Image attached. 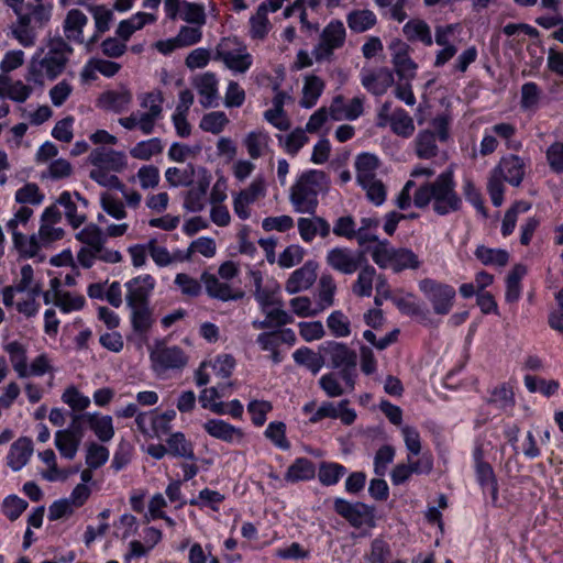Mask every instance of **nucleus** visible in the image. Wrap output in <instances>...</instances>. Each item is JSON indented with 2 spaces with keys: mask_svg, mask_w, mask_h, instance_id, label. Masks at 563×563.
<instances>
[{
  "mask_svg": "<svg viewBox=\"0 0 563 563\" xmlns=\"http://www.w3.org/2000/svg\"><path fill=\"white\" fill-rule=\"evenodd\" d=\"M455 187L453 170L448 168L433 181H427L417 188L413 205L424 209L432 203V209L438 216L457 212L462 209L463 201Z\"/></svg>",
  "mask_w": 563,
  "mask_h": 563,
  "instance_id": "f257e3e1",
  "label": "nucleus"
},
{
  "mask_svg": "<svg viewBox=\"0 0 563 563\" xmlns=\"http://www.w3.org/2000/svg\"><path fill=\"white\" fill-rule=\"evenodd\" d=\"M329 186L330 179L324 172H303L290 188L289 200L295 211L314 216L319 205L318 195L327 191Z\"/></svg>",
  "mask_w": 563,
  "mask_h": 563,
  "instance_id": "f03ea898",
  "label": "nucleus"
},
{
  "mask_svg": "<svg viewBox=\"0 0 563 563\" xmlns=\"http://www.w3.org/2000/svg\"><path fill=\"white\" fill-rule=\"evenodd\" d=\"M164 12L167 19H180L190 27L183 26L178 35H201L200 29L206 23V12L202 4L186 0H164Z\"/></svg>",
  "mask_w": 563,
  "mask_h": 563,
  "instance_id": "7ed1b4c3",
  "label": "nucleus"
},
{
  "mask_svg": "<svg viewBox=\"0 0 563 563\" xmlns=\"http://www.w3.org/2000/svg\"><path fill=\"white\" fill-rule=\"evenodd\" d=\"M418 286L419 290L431 303L434 313L445 316L451 311L456 296L453 286L432 278L421 279Z\"/></svg>",
  "mask_w": 563,
  "mask_h": 563,
  "instance_id": "20e7f679",
  "label": "nucleus"
},
{
  "mask_svg": "<svg viewBox=\"0 0 563 563\" xmlns=\"http://www.w3.org/2000/svg\"><path fill=\"white\" fill-rule=\"evenodd\" d=\"M333 510L355 529L362 527L374 528L376 526L375 507L365 503H351L336 497L333 501Z\"/></svg>",
  "mask_w": 563,
  "mask_h": 563,
  "instance_id": "39448f33",
  "label": "nucleus"
},
{
  "mask_svg": "<svg viewBox=\"0 0 563 563\" xmlns=\"http://www.w3.org/2000/svg\"><path fill=\"white\" fill-rule=\"evenodd\" d=\"M150 358L154 372L158 374L167 369H181L188 363V357L181 347L166 346L163 341L155 342L150 351Z\"/></svg>",
  "mask_w": 563,
  "mask_h": 563,
  "instance_id": "423d86ee",
  "label": "nucleus"
},
{
  "mask_svg": "<svg viewBox=\"0 0 563 563\" xmlns=\"http://www.w3.org/2000/svg\"><path fill=\"white\" fill-rule=\"evenodd\" d=\"M48 53L43 57L38 66L44 68L49 79H55L63 73L68 60L67 55L71 53V47L63 37H48Z\"/></svg>",
  "mask_w": 563,
  "mask_h": 563,
  "instance_id": "0eeeda50",
  "label": "nucleus"
},
{
  "mask_svg": "<svg viewBox=\"0 0 563 563\" xmlns=\"http://www.w3.org/2000/svg\"><path fill=\"white\" fill-rule=\"evenodd\" d=\"M366 262V252L363 250L353 251L347 247H334L327 254V264L345 275L354 274Z\"/></svg>",
  "mask_w": 563,
  "mask_h": 563,
  "instance_id": "6e6552de",
  "label": "nucleus"
},
{
  "mask_svg": "<svg viewBox=\"0 0 563 563\" xmlns=\"http://www.w3.org/2000/svg\"><path fill=\"white\" fill-rule=\"evenodd\" d=\"M212 176L210 172L199 166L197 170V184L186 191L184 208L190 212H200L206 207V196L210 187Z\"/></svg>",
  "mask_w": 563,
  "mask_h": 563,
  "instance_id": "1a4fd4ad",
  "label": "nucleus"
},
{
  "mask_svg": "<svg viewBox=\"0 0 563 563\" xmlns=\"http://www.w3.org/2000/svg\"><path fill=\"white\" fill-rule=\"evenodd\" d=\"M155 285L156 282L150 274L137 276L126 282V306L134 307L135 305H150V298Z\"/></svg>",
  "mask_w": 563,
  "mask_h": 563,
  "instance_id": "9d476101",
  "label": "nucleus"
},
{
  "mask_svg": "<svg viewBox=\"0 0 563 563\" xmlns=\"http://www.w3.org/2000/svg\"><path fill=\"white\" fill-rule=\"evenodd\" d=\"M360 76L362 86L374 96H383L394 84V75L387 67L362 68Z\"/></svg>",
  "mask_w": 563,
  "mask_h": 563,
  "instance_id": "9b49d317",
  "label": "nucleus"
},
{
  "mask_svg": "<svg viewBox=\"0 0 563 563\" xmlns=\"http://www.w3.org/2000/svg\"><path fill=\"white\" fill-rule=\"evenodd\" d=\"M317 268L318 264L314 261H307L291 273L285 285L286 291L294 295L310 288L317 279Z\"/></svg>",
  "mask_w": 563,
  "mask_h": 563,
  "instance_id": "f8f14e48",
  "label": "nucleus"
},
{
  "mask_svg": "<svg viewBox=\"0 0 563 563\" xmlns=\"http://www.w3.org/2000/svg\"><path fill=\"white\" fill-rule=\"evenodd\" d=\"M89 162L96 167L113 172H121L126 166V157L123 152L102 146L90 152Z\"/></svg>",
  "mask_w": 563,
  "mask_h": 563,
  "instance_id": "ddd939ff",
  "label": "nucleus"
},
{
  "mask_svg": "<svg viewBox=\"0 0 563 563\" xmlns=\"http://www.w3.org/2000/svg\"><path fill=\"white\" fill-rule=\"evenodd\" d=\"M319 351L330 357L333 368H341L347 365H356L357 355L344 343L325 341L319 346Z\"/></svg>",
  "mask_w": 563,
  "mask_h": 563,
  "instance_id": "4468645a",
  "label": "nucleus"
},
{
  "mask_svg": "<svg viewBox=\"0 0 563 563\" xmlns=\"http://www.w3.org/2000/svg\"><path fill=\"white\" fill-rule=\"evenodd\" d=\"M494 173L511 186L518 187L525 177V163L521 157L511 154L501 158Z\"/></svg>",
  "mask_w": 563,
  "mask_h": 563,
  "instance_id": "2eb2a0df",
  "label": "nucleus"
},
{
  "mask_svg": "<svg viewBox=\"0 0 563 563\" xmlns=\"http://www.w3.org/2000/svg\"><path fill=\"white\" fill-rule=\"evenodd\" d=\"M236 37H222L221 43L218 45V55L223 59L225 65L235 71L245 73L252 65V57L249 53H234L225 49L229 43Z\"/></svg>",
  "mask_w": 563,
  "mask_h": 563,
  "instance_id": "dca6fc26",
  "label": "nucleus"
},
{
  "mask_svg": "<svg viewBox=\"0 0 563 563\" xmlns=\"http://www.w3.org/2000/svg\"><path fill=\"white\" fill-rule=\"evenodd\" d=\"M201 282L205 284L206 291L211 298L229 301L239 300L244 296L242 291L233 292L227 283H221L216 275L208 272L202 273Z\"/></svg>",
  "mask_w": 563,
  "mask_h": 563,
  "instance_id": "f3484780",
  "label": "nucleus"
},
{
  "mask_svg": "<svg viewBox=\"0 0 563 563\" xmlns=\"http://www.w3.org/2000/svg\"><path fill=\"white\" fill-rule=\"evenodd\" d=\"M33 453V442L27 437L14 441L9 450L7 461L12 471H20L29 462Z\"/></svg>",
  "mask_w": 563,
  "mask_h": 563,
  "instance_id": "a211bd4d",
  "label": "nucleus"
},
{
  "mask_svg": "<svg viewBox=\"0 0 563 563\" xmlns=\"http://www.w3.org/2000/svg\"><path fill=\"white\" fill-rule=\"evenodd\" d=\"M52 4L36 3L27 5V11L23 12L18 22L24 30H35L47 23L52 15Z\"/></svg>",
  "mask_w": 563,
  "mask_h": 563,
  "instance_id": "6ab92c4d",
  "label": "nucleus"
},
{
  "mask_svg": "<svg viewBox=\"0 0 563 563\" xmlns=\"http://www.w3.org/2000/svg\"><path fill=\"white\" fill-rule=\"evenodd\" d=\"M132 101V93L128 89L108 90L98 98V107L114 113L125 111Z\"/></svg>",
  "mask_w": 563,
  "mask_h": 563,
  "instance_id": "aec40b11",
  "label": "nucleus"
},
{
  "mask_svg": "<svg viewBox=\"0 0 563 563\" xmlns=\"http://www.w3.org/2000/svg\"><path fill=\"white\" fill-rule=\"evenodd\" d=\"M166 445L168 454L173 457H181L192 462L197 461V456L194 452V444L191 441L187 440L183 432L177 431L170 433L166 439Z\"/></svg>",
  "mask_w": 563,
  "mask_h": 563,
  "instance_id": "412c9836",
  "label": "nucleus"
},
{
  "mask_svg": "<svg viewBox=\"0 0 563 563\" xmlns=\"http://www.w3.org/2000/svg\"><path fill=\"white\" fill-rule=\"evenodd\" d=\"M316 476V466L307 457H297L287 468L285 481L288 483L306 482Z\"/></svg>",
  "mask_w": 563,
  "mask_h": 563,
  "instance_id": "4be33fe9",
  "label": "nucleus"
},
{
  "mask_svg": "<svg viewBox=\"0 0 563 563\" xmlns=\"http://www.w3.org/2000/svg\"><path fill=\"white\" fill-rule=\"evenodd\" d=\"M203 429L209 435L229 443L233 442L234 438L241 439L243 437L241 429L221 419L208 420L203 423Z\"/></svg>",
  "mask_w": 563,
  "mask_h": 563,
  "instance_id": "5701e85b",
  "label": "nucleus"
},
{
  "mask_svg": "<svg viewBox=\"0 0 563 563\" xmlns=\"http://www.w3.org/2000/svg\"><path fill=\"white\" fill-rule=\"evenodd\" d=\"M218 80L212 73H205L202 76L195 79V87L201 96L200 104L203 108H211L214 106L218 93Z\"/></svg>",
  "mask_w": 563,
  "mask_h": 563,
  "instance_id": "b1692460",
  "label": "nucleus"
},
{
  "mask_svg": "<svg viewBox=\"0 0 563 563\" xmlns=\"http://www.w3.org/2000/svg\"><path fill=\"white\" fill-rule=\"evenodd\" d=\"M476 479L484 493H489L492 503L496 506L498 501V482L492 465L481 464L475 467Z\"/></svg>",
  "mask_w": 563,
  "mask_h": 563,
  "instance_id": "393cba45",
  "label": "nucleus"
},
{
  "mask_svg": "<svg viewBox=\"0 0 563 563\" xmlns=\"http://www.w3.org/2000/svg\"><path fill=\"white\" fill-rule=\"evenodd\" d=\"M157 19L155 13L152 12H137L131 18L120 22L115 35H132L134 32L141 30L144 25L155 22Z\"/></svg>",
  "mask_w": 563,
  "mask_h": 563,
  "instance_id": "a878e982",
  "label": "nucleus"
},
{
  "mask_svg": "<svg viewBox=\"0 0 563 563\" xmlns=\"http://www.w3.org/2000/svg\"><path fill=\"white\" fill-rule=\"evenodd\" d=\"M4 351L9 354L10 361L19 377H27V357L25 347L18 341L9 342L3 346Z\"/></svg>",
  "mask_w": 563,
  "mask_h": 563,
  "instance_id": "bb28decb",
  "label": "nucleus"
},
{
  "mask_svg": "<svg viewBox=\"0 0 563 563\" xmlns=\"http://www.w3.org/2000/svg\"><path fill=\"white\" fill-rule=\"evenodd\" d=\"M323 88L324 82L320 77L314 75L308 76L302 88L303 96L299 102L300 106L306 109L314 107L323 91Z\"/></svg>",
  "mask_w": 563,
  "mask_h": 563,
  "instance_id": "cd10ccee",
  "label": "nucleus"
},
{
  "mask_svg": "<svg viewBox=\"0 0 563 563\" xmlns=\"http://www.w3.org/2000/svg\"><path fill=\"white\" fill-rule=\"evenodd\" d=\"M344 465L323 461L319 464L318 479L323 486H333L346 474Z\"/></svg>",
  "mask_w": 563,
  "mask_h": 563,
  "instance_id": "c85d7f7f",
  "label": "nucleus"
},
{
  "mask_svg": "<svg viewBox=\"0 0 563 563\" xmlns=\"http://www.w3.org/2000/svg\"><path fill=\"white\" fill-rule=\"evenodd\" d=\"M129 308L131 309V323L134 332H147L154 322L150 305H135Z\"/></svg>",
  "mask_w": 563,
  "mask_h": 563,
  "instance_id": "c756f323",
  "label": "nucleus"
},
{
  "mask_svg": "<svg viewBox=\"0 0 563 563\" xmlns=\"http://www.w3.org/2000/svg\"><path fill=\"white\" fill-rule=\"evenodd\" d=\"M416 154L421 159H430L438 155L435 134L430 130L420 131L416 136Z\"/></svg>",
  "mask_w": 563,
  "mask_h": 563,
  "instance_id": "7c9ffc66",
  "label": "nucleus"
},
{
  "mask_svg": "<svg viewBox=\"0 0 563 563\" xmlns=\"http://www.w3.org/2000/svg\"><path fill=\"white\" fill-rule=\"evenodd\" d=\"M527 268L525 265L517 264L509 272L506 278V294L507 302H516L520 298L521 286L520 280L526 275Z\"/></svg>",
  "mask_w": 563,
  "mask_h": 563,
  "instance_id": "2f4dec72",
  "label": "nucleus"
},
{
  "mask_svg": "<svg viewBox=\"0 0 563 563\" xmlns=\"http://www.w3.org/2000/svg\"><path fill=\"white\" fill-rule=\"evenodd\" d=\"M164 145L159 137H153L146 141H141L130 150V155L133 158L141 161H150L154 155L163 152Z\"/></svg>",
  "mask_w": 563,
  "mask_h": 563,
  "instance_id": "473e14b6",
  "label": "nucleus"
},
{
  "mask_svg": "<svg viewBox=\"0 0 563 563\" xmlns=\"http://www.w3.org/2000/svg\"><path fill=\"white\" fill-rule=\"evenodd\" d=\"M393 301L401 313L417 317L419 322L424 325L432 323L430 311L418 302L408 300L407 298H393Z\"/></svg>",
  "mask_w": 563,
  "mask_h": 563,
  "instance_id": "72a5a7b5",
  "label": "nucleus"
},
{
  "mask_svg": "<svg viewBox=\"0 0 563 563\" xmlns=\"http://www.w3.org/2000/svg\"><path fill=\"white\" fill-rule=\"evenodd\" d=\"M358 269L360 273L353 285V292L358 297H369L372 295L373 279L375 277L376 269L374 266L368 264V261Z\"/></svg>",
  "mask_w": 563,
  "mask_h": 563,
  "instance_id": "f704fd0d",
  "label": "nucleus"
},
{
  "mask_svg": "<svg viewBox=\"0 0 563 563\" xmlns=\"http://www.w3.org/2000/svg\"><path fill=\"white\" fill-rule=\"evenodd\" d=\"M266 318L264 320H254L252 322L253 328L255 329H271V328H282L288 323L294 321L292 317L288 314L282 308L267 310L264 312Z\"/></svg>",
  "mask_w": 563,
  "mask_h": 563,
  "instance_id": "c9c22d12",
  "label": "nucleus"
},
{
  "mask_svg": "<svg viewBox=\"0 0 563 563\" xmlns=\"http://www.w3.org/2000/svg\"><path fill=\"white\" fill-rule=\"evenodd\" d=\"M391 131L401 137H410L415 132L412 118L401 108L396 109L391 113Z\"/></svg>",
  "mask_w": 563,
  "mask_h": 563,
  "instance_id": "e433bc0d",
  "label": "nucleus"
},
{
  "mask_svg": "<svg viewBox=\"0 0 563 563\" xmlns=\"http://www.w3.org/2000/svg\"><path fill=\"white\" fill-rule=\"evenodd\" d=\"M391 268L395 273H400L407 268L417 269L420 267V261L417 254L410 249H394Z\"/></svg>",
  "mask_w": 563,
  "mask_h": 563,
  "instance_id": "4c0bfd02",
  "label": "nucleus"
},
{
  "mask_svg": "<svg viewBox=\"0 0 563 563\" xmlns=\"http://www.w3.org/2000/svg\"><path fill=\"white\" fill-rule=\"evenodd\" d=\"M476 258L484 265L505 266L509 261V254L505 250L489 249L485 245H478L475 250Z\"/></svg>",
  "mask_w": 563,
  "mask_h": 563,
  "instance_id": "58836bf2",
  "label": "nucleus"
},
{
  "mask_svg": "<svg viewBox=\"0 0 563 563\" xmlns=\"http://www.w3.org/2000/svg\"><path fill=\"white\" fill-rule=\"evenodd\" d=\"M89 428L102 442H108L114 434L112 418L110 416L98 417L96 413L88 412Z\"/></svg>",
  "mask_w": 563,
  "mask_h": 563,
  "instance_id": "ea45409f",
  "label": "nucleus"
},
{
  "mask_svg": "<svg viewBox=\"0 0 563 563\" xmlns=\"http://www.w3.org/2000/svg\"><path fill=\"white\" fill-rule=\"evenodd\" d=\"M292 357L298 365L306 366L313 375L318 374L324 365V358L307 346L296 350Z\"/></svg>",
  "mask_w": 563,
  "mask_h": 563,
  "instance_id": "a19ab883",
  "label": "nucleus"
},
{
  "mask_svg": "<svg viewBox=\"0 0 563 563\" xmlns=\"http://www.w3.org/2000/svg\"><path fill=\"white\" fill-rule=\"evenodd\" d=\"M57 203L65 208V217L74 229H78L87 221L85 213L77 212V206L71 200V194L69 191H63L57 199Z\"/></svg>",
  "mask_w": 563,
  "mask_h": 563,
  "instance_id": "79ce46f5",
  "label": "nucleus"
},
{
  "mask_svg": "<svg viewBox=\"0 0 563 563\" xmlns=\"http://www.w3.org/2000/svg\"><path fill=\"white\" fill-rule=\"evenodd\" d=\"M379 166V159L376 155L371 153H362L356 157L355 167L357 170V181L371 180L375 177L374 172Z\"/></svg>",
  "mask_w": 563,
  "mask_h": 563,
  "instance_id": "37998d69",
  "label": "nucleus"
},
{
  "mask_svg": "<svg viewBox=\"0 0 563 563\" xmlns=\"http://www.w3.org/2000/svg\"><path fill=\"white\" fill-rule=\"evenodd\" d=\"M376 15L371 10H356L347 15V24L353 32L363 33L373 27Z\"/></svg>",
  "mask_w": 563,
  "mask_h": 563,
  "instance_id": "c03bdc74",
  "label": "nucleus"
},
{
  "mask_svg": "<svg viewBox=\"0 0 563 563\" xmlns=\"http://www.w3.org/2000/svg\"><path fill=\"white\" fill-rule=\"evenodd\" d=\"M147 99L151 100L150 110L139 115V129L143 134L150 135L153 133L155 128V121L162 113V107L156 104V98L153 95H148Z\"/></svg>",
  "mask_w": 563,
  "mask_h": 563,
  "instance_id": "a18cd8bd",
  "label": "nucleus"
},
{
  "mask_svg": "<svg viewBox=\"0 0 563 563\" xmlns=\"http://www.w3.org/2000/svg\"><path fill=\"white\" fill-rule=\"evenodd\" d=\"M55 445L63 457L73 460L77 454L80 442L68 435L67 431H57L55 433Z\"/></svg>",
  "mask_w": 563,
  "mask_h": 563,
  "instance_id": "49530a36",
  "label": "nucleus"
},
{
  "mask_svg": "<svg viewBox=\"0 0 563 563\" xmlns=\"http://www.w3.org/2000/svg\"><path fill=\"white\" fill-rule=\"evenodd\" d=\"M327 325L336 338H345L351 333L350 320L341 310L330 313L327 319Z\"/></svg>",
  "mask_w": 563,
  "mask_h": 563,
  "instance_id": "de8ad7c7",
  "label": "nucleus"
},
{
  "mask_svg": "<svg viewBox=\"0 0 563 563\" xmlns=\"http://www.w3.org/2000/svg\"><path fill=\"white\" fill-rule=\"evenodd\" d=\"M229 123L227 114L222 111H213L205 114L200 121V129L212 134H219Z\"/></svg>",
  "mask_w": 563,
  "mask_h": 563,
  "instance_id": "09e8293b",
  "label": "nucleus"
},
{
  "mask_svg": "<svg viewBox=\"0 0 563 563\" xmlns=\"http://www.w3.org/2000/svg\"><path fill=\"white\" fill-rule=\"evenodd\" d=\"M216 242L211 238H199L191 242L189 247L186 250L185 256H180L179 261H189L194 252H198L206 257H212L216 254Z\"/></svg>",
  "mask_w": 563,
  "mask_h": 563,
  "instance_id": "8fccbe9b",
  "label": "nucleus"
},
{
  "mask_svg": "<svg viewBox=\"0 0 563 563\" xmlns=\"http://www.w3.org/2000/svg\"><path fill=\"white\" fill-rule=\"evenodd\" d=\"M2 512L10 520L15 521L29 507L23 498L16 495H9L2 501Z\"/></svg>",
  "mask_w": 563,
  "mask_h": 563,
  "instance_id": "3c124183",
  "label": "nucleus"
},
{
  "mask_svg": "<svg viewBox=\"0 0 563 563\" xmlns=\"http://www.w3.org/2000/svg\"><path fill=\"white\" fill-rule=\"evenodd\" d=\"M345 37H320V42L312 51L316 60L321 62L328 59L335 48L344 44Z\"/></svg>",
  "mask_w": 563,
  "mask_h": 563,
  "instance_id": "603ef678",
  "label": "nucleus"
},
{
  "mask_svg": "<svg viewBox=\"0 0 563 563\" xmlns=\"http://www.w3.org/2000/svg\"><path fill=\"white\" fill-rule=\"evenodd\" d=\"M363 189L366 190V196L374 205L380 206L386 200V188L382 180L371 177V180L357 181Z\"/></svg>",
  "mask_w": 563,
  "mask_h": 563,
  "instance_id": "864d4df0",
  "label": "nucleus"
},
{
  "mask_svg": "<svg viewBox=\"0 0 563 563\" xmlns=\"http://www.w3.org/2000/svg\"><path fill=\"white\" fill-rule=\"evenodd\" d=\"M44 195L35 183H27L15 192V201L22 205L30 203L36 206L42 203Z\"/></svg>",
  "mask_w": 563,
  "mask_h": 563,
  "instance_id": "5fc2aeb1",
  "label": "nucleus"
},
{
  "mask_svg": "<svg viewBox=\"0 0 563 563\" xmlns=\"http://www.w3.org/2000/svg\"><path fill=\"white\" fill-rule=\"evenodd\" d=\"M265 437L282 450L290 448V443L286 438V424L282 421L271 422L265 430Z\"/></svg>",
  "mask_w": 563,
  "mask_h": 563,
  "instance_id": "6e6d98bb",
  "label": "nucleus"
},
{
  "mask_svg": "<svg viewBox=\"0 0 563 563\" xmlns=\"http://www.w3.org/2000/svg\"><path fill=\"white\" fill-rule=\"evenodd\" d=\"M89 177L102 187L117 189L121 192H124L125 190V185L120 180V178L115 175H109L107 169H103L102 167L92 169Z\"/></svg>",
  "mask_w": 563,
  "mask_h": 563,
  "instance_id": "4d7b16f0",
  "label": "nucleus"
},
{
  "mask_svg": "<svg viewBox=\"0 0 563 563\" xmlns=\"http://www.w3.org/2000/svg\"><path fill=\"white\" fill-rule=\"evenodd\" d=\"M395 449L389 444L380 446L374 457V473L377 476H384L387 471L388 464L394 461Z\"/></svg>",
  "mask_w": 563,
  "mask_h": 563,
  "instance_id": "13d9d810",
  "label": "nucleus"
},
{
  "mask_svg": "<svg viewBox=\"0 0 563 563\" xmlns=\"http://www.w3.org/2000/svg\"><path fill=\"white\" fill-rule=\"evenodd\" d=\"M109 459V451L106 446L91 442L87 448L86 464L90 468L101 467Z\"/></svg>",
  "mask_w": 563,
  "mask_h": 563,
  "instance_id": "bf43d9fd",
  "label": "nucleus"
},
{
  "mask_svg": "<svg viewBox=\"0 0 563 563\" xmlns=\"http://www.w3.org/2000/svg\"><path fill=\"white\" fill-rule=\"evenodd\" d=\"M87 22L88 18L84 12L78 9H71L65 18L64 31L65 33H76L77 35H80Z\"/></svg>",
  "mask_w": 563,
  "mask_h": 563,
  "instance_id": "052dcab7",
  "label": "nucleus"
},
{
  "mask_svg": "<svg viewBox=\"0 0 563 563\" xmlns=\"http://www.w3.org/2000/svg\"><path fill=\"white\" fill-rule=\"evenodd\" d=\"M200 38L201 37H169L165 41H157L154 47L164 55H167L178 47L195 45Z\"/></svg>",
  "mask_w": 563,
  "mask_h": 563,
  "instance_id": "680f3d73",
  "label": "nucleus"
},
{
  "mask_svg": "<svg viewBox=\"0 0 563 563\" xmlns=\"http://www.w3.org/2000/svg\"><path fill=\"white\" fill-rule=\"evenodd\" d=\"M62 400L73 410L81 411L90 405V399L84 396L75 386L68 387L62 395Z\"/></svg>",
  "mask_w": 563,
  "mask_h": 563,
  "instance_id": "e2e57ef3",
  "label": "nucleus"
},
{
  "mask_svg": "<svg viewBox=\"0 0 563 563\" xmlns=\"http://www.w3.org/2000/svg\"><path fill=\"white\" fill-rule=\"evenodd\" d=\"M319 299L325 307L333 305V297L336 290V285L330 274H322L319 279Z\"/></svg>",
  "mask_w": 563,
  "mask_h": 563,
  "instance_id": "0e129e2a",
  "label": "nucleus"
},
{
  "mask_svg": "<svg viewBox=\"0 0 563 563\" xmlns=\"http://www.w3.org/2000/svg\"><path fill=\"white\" fill-rule=\"evenodd\" d=\"M540 98V89L536 82L529 81L521 87L520 106L522 109H533L537 107Z\"/></svg>",
  "mask_w": 563,
  "mask_h": 563,
  "instance_id": "69168bd1",
  "label": "nucleus"
},
{
  "mask_svg": "<svg viewBox=\"0 0 563 563\" xmlns=\"http://www.w3.org/2000/svg\"><path fill=\"white\" fill-rule=\"evenodd\" d=\"M547 161L552 172L563 173V142H554L548 147Z\"/></svg>",
  "mask_w": 563,
  "mask_h": 563,
  "instance_id": "338daca9",
  "label": "nucleus"
},
{
  "mask_svg": "<svg viewBox=\"0 0 563 563\" xmlns=\"http://www.w3.org/2000/svg\"><path fill=\"white\" fill-rule=\"evenodd\" d=\"M391 556V550L387 542L383 539H375L371 545L369 561L372 563H387Z\"/></svg>",
  "mask_w": 563,
  "mask_h": 563,
  "instance_id": "774afa93",
  "label": "nucleus"
}]
</instances>
